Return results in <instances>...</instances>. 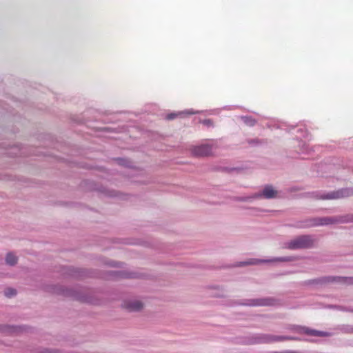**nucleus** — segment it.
I'll list each match as a JSON object with an SVG mask.
<instances>
[{
	"label": "nucleus",
	"mask_w": 353,
	"mask_h": 353,
	"mask_svg": "<svg viewBox=\"0 0 353 353\" xmlns=\"http://www.w3.org/2000/svg\"><path fill=\"white\" fill-rule=\"evenodd\" d=\"M17 293L14 289H8L5 292V294L8 297H11L12 296L15 295Z\"/></svg>",
	"instance_id": "nucleus-9"
},
{
	"label": "nucleus",
	"mask_w": 353,
	"mask_h": 353,
	"mask_svg": "<svg viewBox=\"0 0 353 353\" xmlns=\"http://www.w3.org/2000/svg\"><path fill=\"white\" fill-rule=\"evenodd\" d=\"M194 113H195V112H188V114H194Z\"/></svg>",
	"instance_id": "nucleus-15"
},
{
	"label": "nucleus",
	"mask_w": 353,
	"mask_h": 353,
	"mask_svg": "<svg viewBox=\"0 0 353 353\" xmlns=\"http://www.w3.org/2000/svg\"><path fill=\"white\" fill-rule=\"evenodd\" d=\"M245 122L250 125H252L254 123V121H253L252 119H249L248 118H245Z\"/></svg>",
	"instance_id": "nucleus-11"
},
{
	"label": "nucleus",
	"mask_w": 353,
	"mask_h": 353,
	"mask_svg": "<svg viewBox=\"0 0 353 353\" xmlns=\"http://www.w3.org/2000/svg\"><path fill=\"white\" fill-rule=\"evenodd\" d=\"M176 117V114L172 113V114H169L167 116V119H168V120H172V119H174Z\"/></svg>",
	"instance_id": "nucleus-12"
},
{
	"label": "nucleus",
	"mask_w": 353,
	"mask_h": 353,
	"mask_svg": "<svg viewBox=\"0 0 353 353\" xmlns=\"http://www.w3.org/2000/svg\"><path fill=\"white\" fill-rule=\"evenodd\" d=\"M343 192V191H338L336 192H333L330 194L327 195L326 196L323 197V199H338L344 196Z\"/></svg>",
	"instance_id": "nucleus-7"
},
{
	"label": "nucleus",
	"mask_w": 353,
	"mask_h": 353,
	"mask_svg": "<svg viewBox=\"0 0 353 353\" xmlns=\"http://www.w3.org/2000/svg\"><path fill=\"white\" fill-rule=\"evenodd\" d=\"M302 332L310 335V336H328V334L326 332L317 331L315 330L309 329L307 327L302 328Z\"/></svg>",
	"instance_id": "nucleus-4"
},
{
	"label": "nucleus",
	"mask_w": 353,
	"mask_h": 353,
	"mask_svg": "<svg viewBox=\"0 0 353 353\" xmlns=\"http://www.w3.org/2000/svg\"><path fill=\"white\" fill-rule=\"evenodd\" d=\"M277 192L273 189L270 185L265 187L263 191V195L267 199H270L276 196Z\"/></svg>",
	"instance_id": "nucleus-5"
},
{
	"label": "nucleus",
	"mask_w": 353,
	"mask_h": 353,
	"mask_svg": "<svg viewBox=\"0 0 353 353\" xmlns=\"http://www.w3.org/2000/svg\"><path fill=\"white\" fill-rule=\"evenodd\" d=\"M259 261H256V260H251V261H246V262H244L243 263V265H253V264H256Z\"/></svg>",
	"instance_id": "nucleus-10"
},
{
	"label": "nucleus",
	"mask_w": 353,
	"mask_h": 353,
	"mask_svg": "<svg viewBox=\"0 0 353 353\" xmlns=\"http://www.w3.org/2000/svg\"><path fill=\"white\" fill-rule=\"evenodd\" d=\"M192 153L196 157H207L212 154V147L209 145L195 146L192 149Z\"/></svg>",
	"instance_id": "nucleus-2"
},
{
	"label": "nucleus",
	"mask_w": 353,
	"mask_h": 353,
	"mask_svg": "<svg viewBox=\"0 0 353 353\" xmlns=\"http://www.w3.org/2000/svg\"><path fill=\"white\" fill-rule=\"evenodd\" d=\"M343 279H345V282L348 283H353V278H343Z\"/></svg>",
	"instance_id": "nucleus-14"
},
{
	"label": "nucleus",
	"mask_w": 353,
	"mask_h": 353,
	"mask_svg": "<svg viewBox=\"0 0 353 353\" xmlns=\"http://www.w3.org/2000/svg\"><path fill=\"white\" fill-rule=\"evenodd\" d=\"M123 307L130 312H137L143 308V304L139 301H128L124 303Z\"/></svg>",
	"instance_id": "nucleus-3"
},
{
	"label": "nucleus",
	"mask_w": 353,
	"mask_h": 353,
	"mask_svg": "<svg viewBox=\"0 0 353 353\" xmlns=\"http://www.w3.org/2000/svg\"><path fill=\"white\" fill-rule=\"evenodd\" d=\"M6 263L10 265H13L17 263V258L12 253H8L6 259Z\"/></svg>",
	"instance_id": "nucleus-6"
},
{
	"label": "nucleus",
	"mask_w": 353,
	"mask_h": 353,
	"mask_svg": "<svg viewBox=\"0 0 353 353\" xmlns=\"http://www.w3.org/2000/svg\"><path fill=\"white\" fill-rule=\"evenodd\" d=\"M330 223L329 219H321L318 222L313 223V225H327Z\"/></svg>",
	"instance_id": "nucleus-8"
},
{
	"label": "nucleus",
	"mask_w": 353,
	"mask_h": 353,
	"mask_svg": "<svg viewBox=\"0 0 353 353\" xmlns=\"http://www.w3.org/2000/svg\"><path fill=\"white\" fill-rule=\"evenodd\" d=\"M313 240L309 236H302L290 241L288 247L291 249L307 248L312 246Z\"/></svg>",
	"instance_id": "nucleus-1"
},
{
	"label": "nucleus",
	"mask_w": 353,
	"mask_h": 353,
	"mask_svg": "<svg viewBox=\"0 0 353 353\" xmlns=\"http://www.w3.org/2000/svg\"><path fill=\"white\" fill-rule=\"evenodd\" d=\"M203 123L205 124V125H212V122L210 119H205L203 121Z\"/></svg>",
	"instance_id": "nucleus-13"
}]
</instances>
